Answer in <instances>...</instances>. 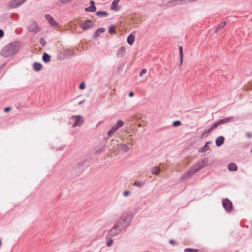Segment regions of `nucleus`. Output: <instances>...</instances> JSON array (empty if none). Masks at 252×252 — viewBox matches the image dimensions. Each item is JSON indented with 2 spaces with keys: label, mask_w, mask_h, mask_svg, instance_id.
Masks as SVG:
<instances>
[{
  "label": "nucleus",
  "mask_w": 252,
  "mask_h": 252,
  "mask_svg": "<svg viewBox=\"0 0 252 252\" xmlns=\"http://www.w3.org/2000/svg\"><path fill=\"white\" fill-rule=\"evenodd\" d=\"M151 173L153 175H158L159 174L160 171V168L159 166H155L151 169Z\"/></svg>",
  "instance_id": "a211bd4d"
},
{
  "label": "nucleus",
  "mask_w": 252,
  "mask_h": 252,
  "mask_svg": "<svg viewBox=\"0 0 252 252\" xmlns=\"http://www.w3.org/2000/svg\"><path fill=\"white\" fill-rule=\"evenodd\" d=\"M179 50L181 63L182 64V62H183V49L182 46H179Z\"/></svg>",
  "instance_id": "cd10ccee"
},
{
  "label": "nucleus",
  "mask_w": 252,
  "mask_h": 252,
  "mask_svg": "<svg viewBox=\"0 0 252 252\" xmlns=\"http://www.w3.org/2000/svg\"><path fill=\"white\" fill-rule=\"evenodd\" d=\"M113 240H112L111 239H109V240H108V241L106 243V245L108 247H110V246H112V245L113 244Z\"/></svg>",
  "instance_id": "f704fd0d"
},
{
  "label": "nucleus",
  "mask_w": 252,
  "mask_h": 252,
  "mask_svg": "<svg viewBox=\"0 0 252 252\" xmlns=\"http://www.w3.org/2000/svg\"><path fill=\"white\" fill-rule=\"evenodd\" d=\"M122 231L116 225L114 224L113 227L109 231L106 235V238L109 239V237H116L118 236Z\"/></svg>",
  "instance_id": "423d86ee"
},
{
  "label": "nucleus",
  "mask_w": 252,
  "mask_h": 252,
  "mask_svg": "<svg viewBox=\"0 0 252 252\" xmlns=\"http://www.w3.org/2000/svg\"><path fill=\"white\" fill-rule=\"evenodd\" d=\"M70 120L73 121L72 127L80 126L84 123V118L80 115L72 116L70 118Z\"/></svg>",
  "instance_id": "39448f33"
},
{
  "label": "nucleus",
  "mask_w": 252,
  "mask_h": 252,
  "mask_svg": "<svg viewBox=\"0 0 252 252\" xmlns=\"http://www.w3.org/2000/svg\"><path fill=\"white\" fill-rule=\"evenodd\" d=\"M134 95V93L132 92H131L129 93L128 96L129 97H132Z\"/></svg>",
  "instance_id": "c03bdc74"
},
{
  "label": "nucleus",
  "mask_w": 252,
  "mask_h": 252,
  "mask_svg": "<svg viewBox=\"0 0 252 252\" xmlns=\"http://www.w3.org/2000/svg\"><path fill=\"white\" fill-rule=\"evenodd\" d=\"M76 169H79V171H80V167L82 166V163H78L76 166Z\"/></svg>",
  "instance_id": "ea45409f"
},
{
  "label": "nucleus",
  "mask_w": 252,
  "mask_h": 252,
  "mask_svg": "<svg viewBox=\"0 0 252 252\" xmlns=\"http://www.w3.org/2000/svg\"><path fill=\"white\" fill-rule=\"evenodd\" d=\"M169 243H170V244H171L172 245H174L175 241L173 240H170L169 241Z\"/></svg>",
  "instance_id": "a18cd8bd"
},
{
  "label": "nucleus",
  "mask_w": 252,
  "mask_h": 252,
  "mask_svg": "<svg viewBox=\"0 0 252 252\" xmlns=\"http://www.w3.org/2000/svg\"><path fill=\"white\" fill-rule=\"evenodd\" d=\"M211 143H212V142L211 141H208L207 142H206L205 145H207V146H208V145L211 144Z\"/></svg>",
  "instance_id": "de8ad7c7"
},
{
  "label": "nucleus",
  "mask_w": 252,
  "mask_h": 252,
  "mask_svg": "<svg viewBox=\"0 0 252 252\" xmlns=\"http://www.w3.org/2000/svg\"><path fill=\"white\" fill-rule=\"evenodd\" d=\"M126 55V48L122 46L117 52V57L118 58H123Z\"/></svg>",
  "instance_id": "ddd939ff"
},
{
  "label": "nucleus",
  "mask_w": 252,
  "mask_h": 252,
  "mask_svg": "<svg viewBox=\"0 0 252 252\" xmlns=\"http://www.w3.org/2000/svg\"><path fill=\"white\" fill-rule=\"evenodd\" d=\"M94 26V23L90 20H86L84 22L80 24V27L83 30H87L92 28Z\"/></svg>",
  "instance_id": "1a4fd4ad"
},
{
  "label": "nucleus",
  "mask_w": 252,
  "mask_h": 252,
  "mask_svg": "<svg viewBox=\"0 0 252 252\" xmlns=\"http://www.w3.org/2000/svg\"><path fill=\"white\" fill-rule=\"evenodd\" d=\"M63 55L65 58H70L75 55V53L70 49H65L63 52Z\"/></svg>",
  "instance_id": "2eb2a0df"
},
{
  "label": "nucleus",
  "mask_w": 252,
  "mask_h": 252,
  "mask_svg": "<svg viewBox=\"0 0 252 252\" xmlns=\"http://www.w3.org/2000/svg\"><path fill=\"white\" fill-rule=\"evenodd\" d=\"M182 123L180 121H176L173 123L172 125L174 126H178L181 125Z\"/></svg>",
  "instance_id": "473e14b6"
},
{
  "label": "nucleus",
  "mask_w": 252,
  "mask_h": 252,
  "mask_svg": "<svg viewBox=\"0 0 252 252\" xmlns=\"http://www.w3.org/2000/svg\"><path fill=\"white\" fill-rule=\"evenodd\" d=\"M27 30L29 32H33L35 33L38 32L40 31V28L34 20L31 21V24L27 27Z\"/></svg>",
  "instance_id": "0eeeda50"
},
{
  "label": "nucleus",
  "mask_w": 252,
  "mask_h": 252,
  "mask_svg": "<svg viewBox=\"0 0 252 252\" xmlns=\"http://www.w3.org/2000/svg\"><path fill=\"white\" fill-rule=\"evenodd\" d=\"M184 252H198V250L191 248H186L184 250Z\"/></svg>",
  "instance_id": "c756f323"
},
{
  "label": "nucleus",
  "mask_w": 252,
  "mask_h": 252,
  "mask_svg": "<svg viewBox=\"0 0 252 252\" xmlns=\"http://www.w3.org/2000/svg\"><path fill=\"white\" fill-rule=\"evenodd\" d=\"M42 67V65L40 63H35L33 65V68L35 71H40Z\"/></svg>",
  "instance_id": "412c9836"
},
{
  "label": "nucleus",
  "mask_w": 252,
  "mask_h": 252,
  "mask_svg": "<svg viewBox=\"0 0 252 252\" xmlns=\"http://www.w3.org/2000/svg\"><path fill=\"white\" fill-rule=\"evenodd\" d=\"M40 44L42 46L44 47L46 44V42L43 37L40 38L39 40Z\"/></svg>",
  "instance_id": "2f4dec72"
},
{
  "label": "nucleus",
  "mask_w": 252,
  "mask_h": 252,
  "mask_svg": "<svg viewBox=\"0 0 252 252\" xmlns=\"http://www.w3.org/2000/svg\"><path fill=\"white\" fill-rule=\"evenodd\" d=\"M208 162L207 158L198 160L181 177V181L189 179L197 172L204 168Z\"/></svg>",
  "instance_id": "f257e3e1"
},
{
  "label": "nucleus",
  "mask_w": 252,
  "mask_h": 252,
  "mask_svg": "<svg viewBox=\"0 0 252 252\" xmlns=\"http://www.w3.org/2000/svg\"><path fill=\"white\" fill-rule=\"evenodd\" d=\"M228 169L231 171H235L238 169L237 165L235 163H230L228 165Z\"/></svg>",
  "instance_id": "6ab92c4d"
},
{
  "label": "nucleus",
  "mask_w": 252,
  "mask_h": 252,
  "mask_svg": "<svg viewBox=\"0 0 252 252\" xmlns=\"http://www.w3.org/2000/svg\"><path fill=\"white\" fill-rule=\"evenodd\" d=\"M91 5L89 7H86L85 10L87 12H94L96 10V7L95 6V2L93 0L90 1Z\"/></svg>",
  "instance_id": "4468645a"
},
{
  "label": "nucleus",
  "mask_w": 252,
  "mask_h": 252,
  "mask_svg": "<svg viewBox=\"0 0 252 252\" xmlns=\"http://www.w3.org/2000/svg\"><path fill=\"white\" fill-rule=\"evenodd\" d=\"M226 22H223L221 23H220L215 29V32L217 33L221 29H222L224 26L225 25Z\"/></svg>",
  "instance_id": "a878e982"
},
{
  "label": "nucleus",
  "mask_w": 252,
  "mask_h": 252,
  "mask_svg": "<svg viewBox=\"0 0 252 252\" xmlns=\"http://www.w3.org/2000/svg\"><path fill=\"white\" fill-rule=\"evenodd\" d=\"M11 108L10 107H6L4 108V112H8L10 110Z\"/></svg>",
  "instance_id": "79ce46f5"
},
{
  "label": "nucleus",
  "mask_w": 252,
  "mask_h": 252,
  "mask_svg": "<svg viewBox=\"0 0 252 252\" xmlns=\"http://www.w3.org/2000/svg\"><path fill=\"white\" fill-rule=\"evenodd\" d=\"M124 125V123L122 120H119L116 125L112 126L110 130L107 132L108 138L111 137L114 133L118 129V128L122 127Z\"/></svg>",
  "instance_id": "20e7f679"
},
{
  "label": "nucleus",
  "mask_w": 252,
  "mask_h": 252,
  "mask_svg": "<svg viewBox=\"0 0 252 252\" xmlns=\"http://www.w3.org/2000/svg\"><path fill=\"white\" fill-rule=\"evenodd\" d=\"M224 141V138L223 136H219L216 140V144L217 146L220 147V146H221L223 144Z\"/></svg>",
  "instance_id": "dca6fc26"
},
{
  "label": "nucleus",
  "mask_w": 252,
  "mask_h": 252,
  "mask_svg": "<svg viewBox=\"0 0 252 252\" xmlns=\"http://www.w3.org/2000/svg\"><path fill=\"white\" fill-rule=\"evenodd\" d=\"M135 40V36L134 35L131 34H130L127 38V42L128 44L129 45H132L134 41Z\"/></svg>",
  "instance_id": "aec40b11"
},
{
  "label": "nucleus",
  "mask_w": 252,
  "mask_h": 252,
  "mask_svg": "<svg viewBox=\"0 0 252 252\" xmlns=\"http://www.w3.org/2000/svg\"><path fill=\"white\" fill-rule=\"evenodd\" d=\"M195 0H173L170 2L171 5H177L183 4L187 3L188 1H193Z\"/></svg>",
  "instance_id": "f8f14e48"
},
{
  "label": "nucleus",
  "mask_w": 252,
  "mask_h": 252,
  "mask_svg": "<svg viewBox=\"0 0 252 252\" xmlns=\"http://www.w3.org/2000/svg\"><path fill=\"white\" fill-rule=\"evenodd\" d=\"M132 219V216L128 213H123L120 219L115 223L122 231L126 230Z\"/></svg>",
  "instance_id": "7ed1b4c3"
},
{
  "label": "nucleus",
  "mask_w": 252,
  "mask_h": 252,
  "mask_svg": "<svg viewBox=\"0 0 252 252\" xmlns=\"http://www.w3.org/2000/svg\"><path fill=\"white\" fill-rule=\"evenodd\" d=\"M20 47L21 44L19 42H11L3 47L0 54L6 58L13 56L19 52Z\"/></svg>",
  "instance_id": "f03ea898"
},
{
  "label": "nucleus",
  "mask_w": 252,
  "mask_h": 252,
  "mask_svg": "<svg viewBox=\"0 0 252 252\" xmlns=\"http://www.w3.org/2000/svg\"><path fill=\"white\" fill-rule=\"evenodd\" d=\"M83 101H80V102H79L78 104H79V105L83 103Z\"/></svg>",
  "instance_id": "8fccbe9b"
},
{
  "label": "nucleus",
  "mask_w": 252,
  "mask_h": 252,
  "mask_svg": "<svg viewBox=\"0 0 252 252\" xmlns=\"http://www.w3.org/2000/svg\"><path fill=\"white\" fill-rule=\"evenodd\" d=\"M45 17L52 27L54 28L58 27V24L55 21V20L50 15L46 14L45 15Z\"/></svg>",
  "instance_id": "9d476101"
},
{
  "label": "nucleus",
  "mask_w": 252,
  "mask_h": 252,
  "mask_svg": "<svg viewBox=\"0 0 252 252\" xmlns=\"http://www.w3.org/2000/svg\"><path fill=\"white\" fill-rule=\"evenodd\" d=\"M251 152L252 153V149L251 150Z\"/></svg>",
  "instance_id": "3c124183"
},
{
  "label": "nucleus",
  "mask_w": 252,
  "mask_h": 252,
  "mask_svg": "<svg viewBox=\"0 0 252 252\" xmlns=\"http://www.w3.org/2000/svg\"><path fill=\"white\" fill-rule=\"evenodd\" d=\"M109 32L111 34H113L114 33H115V29L113 28V27L111 26V27H109Z\"/></svg>",
  "instance_id": "c9c22d12"
},
{
  "label": "nucleus",
  "mask_w": 252,
  "mask_h": 252,
  "mask_svg": "<svg viewBox=\"0 0 252 252\" xmlns=\"http://www.w3.org/2000/svg\"><path fill=\"white\" fill-rule=\"evenodd\" d=\"M144 185V183L142 181H136L134 183V186L141 187Z\"/></svg>",
  "instance_id": "7c9ffc66"
},
{
  "label": "nucleus",
  "mask_w": 252,
  "mask_h": 252,
  "mask_svg": "<svg viewBox=\"0 0 252 252\" xmlns=\"http://www.w3.org/2000/svg\"><path fill=\"white\" fill-rule=\"evenodd\" d=\"M96 14L99 17H104L107 16L108 15V13L106 11H98L96 12Z\"/></svg>",
  "instance_id": "bb28decb"
},
{
  "label": "nucleus",
  "mask_w": 252,
  "mask_h": 252,
  "mask_svg": "<svg viewBox=\"0 0 252 252\" xmlns=\"http://www.w3.org/2000/svg\"><path fill=\"white\" fill-rule=\"evenodd\" d=\"M147 72V69L145 68H143L141 70V72L139 73V76H142L143 74H145Z\"/></svg>",
  "instance_id": "e433bc0d"
},
{
  "label": "nucleus",
  "mask_w": 252,
  "mask_h": 252,
  "mask_svg": "<svg viewBox=\"0 0 252 252\" xmlns=\"http://www.w3.org/2000/svg\"><path fill=\"white\" fill-rule=\"evenodd\" d=\"M220 125V121H218L216 122V123H215L212 126H213V128H214L215 129L216 127H217L218 126H219Z\"/></svg>",
  "instance_id": "72a5a7b5"
},
{
  "label": "nucleus",
  "mask_w": 252,
  "mask_h": 252,
  "mask_svg": "<svg viewBox=\"0 0 252 252\" xmlns=\"http://www.w3.org/2000/svg\"><path fill=\"white\" fill-rule=\"evenodd\" d=\"M85 83L84 82H82L79 86V88L81 90H83V89H85Z\"/></svg>",
  "instance_id": "4c0bfd02"
},
{
  "label": "nucleus",
  "mask_w": 252,
  "mask_h": 252,
  "mask_svg": "<svg viewBox=\"0 0 252 252\" xmlns=\"http://www.w3.org/2000/svg\"><path fill=\"white\" fill-rule=\"evenodd\" d=\"M210 150V147L207 145H205L204 147L199 150L200 152L205 153Z\"/></svg>",
  "instance_id": "c85d7f7f"
},
{
  "label": "nucleus",
  "mask_w": 252,
  "mask_h": 252,
  "mask_svg": "<svg viewBox=\"0 0 252 252\" xmlns=\"http://www.w3.org/2000/svg\"><path fill=\"white\" fill-rule=\"evenodd\" d=\"M4 35V32L2 30L0 29V37H2Z\"/></svg>",
  "instance_id": "a19ab883"
},
{
  "label": "nucleus",
  "mask_w": 252,
  "mask_h": 252,
  "mask_svg": "<svg viewBox=\"0 0 252 252\" xmlns=\"http://www.w3.org/2000/svg\"><path fill=\"white\" fill-rule=\"evenodd\" d=\"M26 0H13L11 2L10 5L13 8L17 7L22 4Z\"/></svg>",
  "instance_id": "9b49d317"
},
{
  "label": "nucleus",
  "mask_w": 252,
  "mask_h": 252,
  "mask_svg": "<svg viewBox=\"0 0 252 252\" xmlns=\"http://www.w3.org/2000/svg\"><path fill=\"white\" fill-rule=\"evenodd\" d=\"M222 203L223 207L227 212L230 213L232 211L233 209L232 203L228 199H224Z\"/></svg>",
  "instance_id": "6e6552de"
},
{
  "label": "nucleus",
  "mask_w": 252,
  "mask_h": 252,
  "mask_svg": "<svg viewBox=\"0 0 252 252\" xmlns=\"http://www.w3.org/2000/svg\"><path fill=\"white\" fill-rule=\"evenodd\" d=\"M105 31V30L104 28H98L95 32L94 35V38H96L99 35V33H103Z\"/></svg>",
  "instance_id": "b1692460"
},
{
  "label": "nucleus",
  "mask_w": 252,
  "mask_h": 252,
  "mask_svg": "<svg viewBox=\"0 0 252 252\" xmlns=\"http://www.w3.org/2000/svg\"><path fill=\"white\" fill-rule=\"evenodd\" d=\"M213 129H214V128H213V126H212L207 131V132H210L212 131Z\"/></svg>",
  "instance_id": "49530a36"
},
{
  "label": "nucleus",
  "mask_w": 252,
  "mask_h": 252,
  "mask_svg": "<svg viewBox=\"0 0 252 252\" xmlns=\"http://www.w3.org/2000/svg\"><path fill=\"white\" fill-rule=\"evenodd\" d=\"M120 0H114L112 3L111 9L113 10L118 11L119 9V7L118 6V4Z\"/></svg>",
  "instance_id": "f3484780"
},
{
  "label": "nucleus",
  "mask_w": 252,
  "mask_h": 252,
  "mask_svg": "<svg viewBox=\"0 0 252 252\" xmlns=\"http://www.w3.org/2000/svg\"><path fill=\"white\" fill-rule=\"evenodd\" d=\"M128 143L131 145H133V143H132V142L131 141V139H130V142H127Z\"/></svg>",
  "instance_id": "09e8293b"
},
{
  "label": "nucleus",
  "mask_w": 252,
  "mask_h": 252,
  "mask_svg": "<svg viewBox=\"0 0 252 252\" xmlns=\"http://www.w3.org/2000/svg\"><path fill=\"white\" fill-rule=\"evenodd\" d=\"M119 146L121 148V150L125 153L127 152L129 150V147L126 144H121L119 145Z\"/></svg>",
  "instance_id": "393cba45"
},
{
  "label": "nucleus",
  "mask_w": 252,
  "mask_h": 252,
  "mask_svg": "<svg viewBox=\"0 0 252 252\" xmlns=\"http://www.w3.org/2000/svg\"><path fill=\"white\" fill-rule=\"evenodd\" d=\"M42 60L45 63L49 62L51 60V56L48 54L44 53L42 56Z\"/></svg>",
  "instance_id": "4be33fe9"
},
{
  "label": "nucleus",
  "mask_w": 252,
  "mask_h": 252,
  "mask_svg": "<svg viewBox=\"0 0 252 252\" xmlns=\"http://www.w3.org/2000/svg\"><path fill=\"white\" fill-rule=\"evenodd\" d=\"M247 136L248 138H251L252 137V135L251 133L248 132L247 133Z\"/></svg>",
  "instance_id": "37998d69"
},
{
  "label": "nucleus",
  "mask_w": 252,
  "mask_h": 252,
  "mask_svg": "<svg viewBox=\"0 0 252 252\" xmlns=\"http://www.w3.org/2000/svg\"><path fill=\"white\" fill-rule=\"evenodd\" d=\"M130 192L128 190H126L123 192V195L124 196H127L129 194Z\"/></svg>",
  "instance_id": "58836bf2"
},
{
  "label": "nucleus",
  "mask_w": 252,
  "mask_h": 252,
  "mask_svg": "<svg viewBox=\"0 0 252 252\" xmlns=\"http://www.w3.org/2000/svg\"><path fill=\"white\" fill-rule=\"evenodd\" d=\"M233 119V117H227V118H226L220 120L219 121L220 122V125H221L223 124L229 123V122H231V121H232Z\"/></svg>",
  "instance_id": "5701e85b"
}]
</instances>
